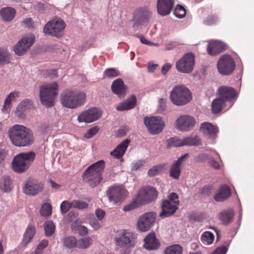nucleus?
<instances>
[{
  "instance_id": "6e6d98bb",
  "label": "nucleus",
  "mask_w": 254,
  "mask_h": 254,
  "mask_svg": "<svg viewBox=\"0 0 254 254\" xmlns=\"http://www.w3.org/2000/svg\"><path fill=\"white\" fill-rule=\"evenodd\" d=\"M99 131V128L97 127H93L89 129L84 135L86 138H91L94 136Z\"/></svg>"
},
{
  "instance_id": "9b49d317",
  "label": "nucleus",
  "mask_w": 254,
  "mask_h": 254,
  "mask_svg": "<svg viewBox=\"0 0 254 254\" xmlns=\"http://www.w3.org/2000/svg\"><path fill=\"white\" fill-rule=\"evenodd\" d=\"M218 96L229 104V108L234 104L238 97L237 90L230 86H221L217 90Z\"/></svg>"
},
{
  "instance_id": "7ed1b4c3",
  "label": "nucleus",
  "mask_w": 254,
  "mask_h": 254,
  "mask_svg": "<svg viewBox=\"0 0 254 254\" xmlns=\"http://www.w3.org/2000/svg\"><path fill=\"white\" fill-rule=\"evenodd\" d=\"M105 168V162L101 160L89 166L85 171L83 179L89 186L95 187L102 180V172Z\"/></svg>"
},
{
  "instance_id": "b1692460",
  "label": "nucleus",
  "mask_w": 254,
  "mask_h": 254,
  "mask_svg": "<svg viewBox=\"0 0 254 254\" xmlns=\"http://www.w3.org/2000/svg\"><path fill=\"white\" fill-rule=\"evenodd\" d=\"M189 156V154L186 153L182 156L176 161L171 167L170 169V176L174 179H178L179 178L181 170V165L183 162Z\"/></svg>"
},
{
  "instance_id": "774afa93",
  "label": "nucleus",
  "mask_w": 254,
  "mask_h": 254,
  "mask_svg": "<svg viewBox=\"0 0 254 254\" xmlns=\"http://www.w3.org/2000/svg\"><path fill=\"white\" fill-rule=\"evenodd\" d=\"M209 163L210 165L212 167L214 168L215 169L218 170V169H220V164L217 161H216L214 159H211L209 161Z\"/></svg>"
},
{
  "instance_id": "0eeeda50",
  "label": "nucleus",
  "mask_w": 254,
  "mask_h": 254,
  "mask_svg": "<svg viewBox=\"0 0 254 254\" xmlns=\"http://www.w3.org/2000/svg\"><path fill=\"white\" fill-rule=\"evenodd\" d=\"M128 194V191L123 185H114L110 187L107 194L110 201L115 203H122L123 202Z\"/></svg>"
},
{
  "instance_id": "4c0bfd02",
  "label": "nucleus",
  "mask_w": 254,
  "mask_h": 254,
  "mask_svg": "<svg viewBox=\"0 0 254 254\" xmlns=\"http://www.w3.org/2000/svg\"><path fill=\"white\" fill-rule=\"evenodd\" d=\"M183 146H197L200 144V140L198 136H188L183 139Z\"/></svg>"
},
{
  "instance_id": "5701e85b",
  "label": "nucleus",
  "mask_w": 254,
  "mask_h": 254,
  "mask_svg": "<svg viewBox=\"0 0 254 254\" xmlns=\"http://www.w3.org/2000/svg\"><path fill=\"white\" fill-rule=\"evenodd\" d=\"M160 246L159 240L156 238L155 233H149L144 240L143 247L147 250H155Z\"/></svg>"
},
{
  "instance_id": "f03ea898",
  "label": "nucleus",
  "mask_w": 254,
  "mask_h": 254,
  "mask_svg": "<svg viewBox=\"0 0 254 254\" xmlns=\"http://www.w3.org/2000/svg\"><path fill=\"white\" fill-rule=\"evenodd\" d=\"M60 101L64 107L69 109H75L85 103L86 94L79 90H68L61 94Z\"/></svg>"
},
{
  "instance_id": "69168bd1",
  "label": "nucleus",
  "mask_w": 254,
  "mask_h": 254,
  "mask_svg": "<svg viewBox=\"0 0 254 254\" xmlns=\"http://www.w3.org/2000/svg\"><path fill=\"white\" fill-rule=\"evenodd\" d=\"M169 200H170L173 203H175L176 204H178L179 201L178 200V196L175 192H172L169 195Z\"/></svg>"
},
{
  "instance_id": "c85d7f7f",
  "label": "nucleus",
  "mask_w": 254,
  "mask_h": 254,
  "mask_svg": "<svg viewBox=\"0 0 254 254\" xmlns=\"http://www.w3.org/2000/svg\"><path fill=\"white\" fill-rule=\"evenodd\" d=\"M129 142L130 140L128 139H126L122 142L113 151L111 152V155L117 159L122 158L125 154Z\"/></svg>"
},
{
  "instance_id": "c03bdc74",
  "label": "nucleus",
  "mask_w": 254,
  "mask_h": 254,
  "mask_svg": "<svg viewBox=\"0 0 254 254\" xmlns=\"http://www.w3.org/2000/svg\"><path fill=\"white\" fill-rule=\"evenodd\" d=\"M52 206L49 203H44L42 205L40 212L42 216L47 217L51 215Z\"/></svg>"
},
{
  "instance_id": "393cba45",
  "label": "nucleus",
  "mask_w": 254,
  "mask_h": 254,
  "mask_svg": "<svg viewBox=\"0 0 254 254\" xmlns=\"http://www.w3.org/2000/svg\"><path fill=\"white\" fill-rule=\"evenodd\" d=\"M226 45L219 41H212L207 46V51L209 55L215 56L222 52L226 49Z\"/></svg>"
},
{
  "instance_id": "a19ab883",
  "label": "nucleus",
  "mask_w": 254,
  "mask_h": 254,
  "mask_svg": "<svg viewBox=\"0 0 254 254\" xmlns=\"http://www.w3.org/2000/svg\"><path fill=\"white\" fill-rule=\"evenodd\" d=\"M140 205H142V204L137 196H136L130 203L124 207L123 209L125 211H130L137 208Z\"/></svg>"
},
{
  "instance_id": "bb28decb",
  "label": "nucleus",
  "mask_w": 254,
  "mask_h": 254,
  "mask_svg": "<svg viewBox=\"0 0 254 254\" xmlns=\"http://www.w3.org/2000/svg\"><path fill=\"white\" fill-rule=\"evenodd\" d=\"M231 195V191L230 188L227 185H222L214 195V199L217 202L223 201L228 198Z\"/></svg>"
},
{
  "instance_id": "864d4df0",
  "label": "nucleus",
  "mask_w": 254,
  "mask_h": 254,
  "mask_svg": "<svg viewBox=\"0 0 254 254\" xmlns=\"http://www.w3.org/2000/svg\"><path fill=\"white\" fill-rule=\"evenodd\" d=\"M119 74V71L113 68H108L104 72V75L108 77H116Z\"/></svg>"
},
{
  "instance_id": "052dcab7",
  "label": "nucleus",
  "mask_w": 254,
  "mask_h": 254,
  "mask_svg": "<svg viewBox=\"0 0 254 254\" xmlns=\"http://www.w3.org/2000/svg\"><path fill=\"white\" fill-rule=\"evenodd\" d=\"M33 21L31 18H26L24 19L22 24L26 27H32L33 26Z\"/></svg>"
},
{
  "instance_id": "2f4dec72",
  "label": "nucleus",
  "mask_w": 254,
  "mask_h": 254,
  "mask_svg": "<svg viewBox=\"0 0 254 254\" xmlns=\"http://www.w3.org/2000/svg\"><path fill=\"white\" fill-rule=\"evenodd\" d=\"M16 11L10 7H4L0 9V14L5 21H10L15 17Z\"/></svg>"
},
{
  "instance_id": "de8ad7c7",
  "label": "nucleus",
  "mask_w": 254,
  "mask_h": 254,
  "mask_svg": "<svg viewBox=\"0 0 254 254\" xmlns=\"http://www.w3.org/2000/svg\"><path fill=\"white\" fill-rule=\"evenodd\" d=\"M45 234L47 236H51L54 233L55 226L52 222H47L45 223Z\"/></svg>"
},
{
  "instance_id": "5fc2aeb1",
  "label": "nucleus",
  "mask_w": 254,
  "mask_h": 254,
  "mask_svg": "<svg viewBox=\"0 0 254 254\" xmlns=\"http://www.w3.org/2000/svg\"><path fill=\"white\" fill-rule=\"evenodd\" d=\"M217 19V17L216 15H210L204 20L203 23L206 25L210 26L215 24Z\"/></svg>"
},
{
  "instance_id": "412c9836",
  "label": "nucleus",
  "mask_w": 254,
  "mask_h": 254,
  "mask_svg": "<svg viewBox=\"0 0 254 254\" xmlns=\"http://www.w3.org/2000/svg\"><path fill=\"white\" fill-rule=\"evenodd\" d=\"M174 5V0H158L157 9L159 14L161 16L169 15Z\"/></svg>"
},
{
  "instance_id": "39448f33",
  "label": "nucleus",
  "mask_w": 254,
  "mask_h": 254,
  "mask_svg": "<svg viewBox=\"0 0 254 254\" xmlns=\"http://www.w3.org/2000/svg\"><path fill=\"white\" fill-rule=\"evenodd\" d=\"M35 158L33 152L21 153L15 156L11 163L12 169L16 173H23L30 167Z\"/></svg>"
},
{
  "instance_id": "e433bc0d",
  "label": "nucleus",
  "mask_w": 254,
  "mask_h": 254,
  "mask_svg": "<svg viewBox=\"0 0 254 254\" xmlns=\"http://www.w3.org/2000/svg\"><path fill=\"white\" fill-rule=\"evenodd\" d=\"M93 242L92 239L90 237H85L77 240V248L80 249L88 248Z\"/></svg>"
},
{
  "instance_id": "8fccbe9b",
  "label": "nucleus",
  "mask_w": 254,
  "mask_h": 254,
  "mask_svg": "<svg viewBox=\"0 0 254 254\" xmlns=\"http://www.w3.org/2000/svg\"><path fill=\"white\" fill-rule=\"evenodd\" d=\"M48 245V241L47 240H43L36 247L34 254H42L44 249Z\"/></svg>"
},
{
  "instance_id": "20e7f679",
  "label": "nucleus",
  "mask_w": 254,
  "mask_h": 254,
  "mask_svg": "<svg viewBox=\"0 0 254 254\" xmlns=\"http://www.w3.org/2000/svg\"><path fill=\"white\" fill-rule=\"evenodd\" d=\"M58 90L59 85L56 82L41 86L39 96L42 104L46 107L53 106Z\"/></svg>"
},
{
  "instance_id": "2eb2a0df",
  "label": "nucleus",
  "mask_w": 254,
  "mask_h": 254,
  "mask_svg": "<svg viewBox=\"0 0 254 254\" xmlns=\"http://www.w3.org/2000/svg\"><path fill=\"white\" fill-rule=\"evenodd\" d=\"M156 218V213L154 212H146L141 215L137 221V227L142 232L148 231L154 224Z\"/></svg>"
},
{
  "instance_id": "a18cd8bd",
  "label": "nucleus",
  "mask_w": 254,
  "mask_h": 254,
  "mask_svg": "<svg viewBox=\"0 0 254 254\" xmlns=\"http://www.w3.org/2000/svg\"><path fill=\"white\" fill-rule=\"evenodd\" d=\"M186 10L184 6L178 4L174 10V14L178 18H183L186 15Z\"/></svg>"
},
{
  "instance_id": "f8f14e48",
  "label": "nucleus",
  "mask_w": 254,
  "mask_h": 254,
  "mask_svg": "<svg viewBox=\"0 0 254 254\" xmlns=\"http://www.w3.org/2000/svg\"><path fill=\"white\" fill-rule=\"evenodd\" d=\"M158 194V192L155 188L147 186L138 190L136 196L143 205L155 200Z\"/></svg>"
},
{
  "instance_id": "49530a36",
  "label": "nucleus",
  "mask_w": 254,
  "mask_h": 254,
  "mask_svg": "<svg viewBox=\"0 0 254 254\" xmlns=\"http://www.w3.org/2000/svg\"><path fill=\"white\" fill-rule=\"evenodd\" d=\"M168 145L169 147L183 146V139H180L177 136L169 138L168 140Z\"/></svg>"
},
{
  "instance_id": "f3484780",
  "label": "nucleus",
  "mask_w": 254,
  "mask_h": 254,
  "mask_svg": "<svg viewBox=\"0 0 254 254\" xmlns=\"http://www.w3.org/2000/svg\"><path fill=\"white\" fill-rule=\"evenodd\" d=\"M102 113L97 108L93 107L81 113L77 118L79 123H90L98 120L101 116Z\"/></svg>"
},
{
  "instance_id": "aec40b11",
  "label": "nucleus",
  "mask_w": 254,
  "mask_h": 254,
  "mask_svg": "<svg viewBox=\"0 0 254 254\" xmlns=\"http://www.w3.org/2000/svg\"><path fill=\"white\" fill-rule=\"evenodd\" d=\"M35 37L30 35L29 37H24L14 48L15 54L21 56L33 45L34 42Z\"/></svg>"
},
{
  "instance_id": "e2e57ef3",
  "label": "nucleus",
  "mask_w": 254,
  "mask_h": 254,
  "mask_svg": "<svg viewBox=\"0 0 254 254\" xmlns=\"http://www.w3.org/2000/svg\"><path fill=\"white\" fill-rule=\"evenodd\" d=\"M77 233L81 236H84L88 234V229L84 226L81 225L78 229Z\"/></svg>"
},
{
  "instance_id": "c9c22d12",
  "label": "nucleus",
  "mask_w": 254,
  "mask_h": 254,
  "mask_svg": "<svg viewBox=\"0 0 254 254\" xmlns=\"http://www.w3.org/2000/svg\"><path fill=\"white\" fill-rule=\"evenodd\" d=\"M35 233V229L32 226H28L24 234L22 243L27 244L33 238Z\"/></svg>"
},
{
  "instance_id": "bf43d9fd",
  "label": "nucleus",
  "mask_w": 254,
  "mask_h": 254,
  "mask_svg": "<svg viewBox=\"0 0 254 254\" xmlns=\"http://www.w3.org/2000/svg\"><path fill=\"white\" fill-rule=\"evenodd\" d=\"M208 157V156L205 153H201L197 155L195 157V161L197 162H203L206 161Z\"/></svg>"
},
{
  "instance_id": "f257e3e1",
  "label": "nucleus",
  "mask_w": 254,
  "mask_h": 254,
  "mask_svg": "<svg viewBox=\"0 0 254 254\" xmlns=\"http://www.w3.org/2000/svg\"><path fill=\"white\" fill-rule=\"evenodd\" d=\"M8 136L12 144L16 146H28L34 141L30 130L22 125H15L10 127Z\"/></svg>"
},
{
  "instance_id": "3c124183",
  "label": "nucleus",
  "mask_w": 254,
  "mask_h": 254,
  "mask_svg": "<svg viewBox=\"0 0 254 254\" xmlns=\"http://www.w3.org/2000/svg\"><path fill=\"white\" fill-rule=\"evenodd\" d=\"M9 62V54L3 49H0V64Z\"/></svg>"
},
{
  "instance_id": "f704fd0d",
  "label": "nucleus",
  "mask_w": 254,
  "mask_h": 254,
  "mask_svg": "<svg viewBox=\"0 0 254 254\" xmlns=\"http://www.w3.org/2000/svg\"><path fill=\"white\" fill-rule=\"evenodd\" d=\"M16 96H17V93L15 92H12L8 95L5 100L4 105L2 109L3 113H7L10 111L11 107V102Z\"/></svg>"
},
{
  "instance_id": "473e14b6",
  "label": "nucleus",
  "mask_w": 254,
  "mask_h": 254,
  "mask_svg": "<svg viewBox=\"0 0 254 254\" xmlns=\"http://www.w3.org/2000/svg\"><path fill=\"white\" fill-rule=\"evenodd\" d=\"M136 103V98L134 95H132L129 100L119 104L116 107L118 111L128 110L134 107Z\"/></svg>"
},
{
  "instance_id": "ea45409f",
  "label": "nucleus",
  "mask_w": 254,
  "mask_h": 254,
  "mask_svg": "<svg viewBox=\"0 0 254 254\" xmlns=\"http://www.w3.org/2000/svg\"><path fill=\"white\" fill-rule=\"evenodd\" d=\"M200 240L204 244L209 245L213 243L214 235L209 231H205L201 235Z\"/></svg>"
},
{
  "instance_id": "338daca9",
  "label": "nucleus",
  "mask_w": 254,
  "mask_h": 254,
  "mask_svg": "<svg viewBox=\"0 0 254 254\" xmlns=\"http://www.w3.org/2000/svg\"><path fill=\"white\" fill-rule=\"evenodd\" d=\"M96 215L99 220H102L105 215V212L101 209H97L95 211Z\"/></svg>"
},
{
  "instance_id": "72a5a7b5",
  "label": "nucleus",
  "mask_w": 254,
  "mask_h": 254,
  "mask_svg": "<svg viewBox=\"0 0 254 254\" xmlns=\"http://www.w3.org/2000/svg\"><path fill=\"white\" fill-rule=\"evenodd\" d=\"M31 105V101L26 99L21 102L18 106L16 110V115L19 118H23L25 114L24 112L28 109Z\"/></svg>"
},
{
  "instance_id": "cd10ccee",
  "label": "nucleus",
  "mask_w": 254,
  "mask_h": 254,
  "mask_svg": "<svg viewBox=\"0 0 254 254\" xmlns=\"http://www.w3.org/2000/svg\"><path fill=\"white\" fill-rule=\"evenodd\" d=\"M111 88L113 92L117 94L119 97H124L126 94V86L123 80L121 78L114 81Z\"/></svg>"
},
{
  "instance_id": "37998d69",
  "label": "nucleus",
  "mask_w": 254,
  "mask_h": 254,
  "mask_svg": "<svg viewBox=\"0 0 254 254\" xmlns=\"http://www.w3.org/2000/svg\"><path fill=\"white\" fill-rule=\"evenodd\" d=\"M183 248L179 245H173L166 248L165 254H182Z\"/></svg>"
},
{
  "instance_id": "4be33fe9",
  "label": "nucleus",
  "mask_w": 254,
  "mask_h": 254,
  "mask_svg": "<svg viewBox=\"0 0 254 254\" xmlns=\"http://www.w3.org/2000/svg\"><path fill=\"white\" fill-rule=\"evenodd\" d=\"M199 129L206 137L215 139L218 132V128L212 124L204 122L200 126Z\"/></svg>"
},
{
  "instance_id": "6ab92c4d",
  "label": "nucleus",
  "mask_w": 254,
  "mask_h": 254,
  "mask_svg": "<svg viewBox=\"0 0 254 254\" xmlns=\"http://www.w3.org/2000/svg\"><path fill=\"white\" fill-rule=\"evenodd\" d=\"M151 16L150 12L145 8L138 9L135 13L133 20L134 27L144 25L148 23Z\"/></svg>"
},
{
  "instance_id": "1a4fd4ad",
  "label": "nucleus",
  "mask_w": 254,
  "mask_h": 254,
  "mask_svg": "<svg viewBox=\"0 0 254 254\" xmlns=\"http://www.w3.org/2000/svg\"><path fill=\"white\" fill-rule=\"evenodd\" d=\"M194 64V54L192 53H188L176 62V67L180 72L190 73L192 71Z\"/></svg>"
},
{
  "instance_id": "13d9d810",
  "label": "nucleus",
  "mask_w": 254,
  "mask_h": 254,
  "mask_svg": "<svg viewBox=\"0 0 254 254\" xmlns=\"http://www.w3.org/2000/svg\"><path fill=\"white\" fill-rule=\"evenodd\" d=\"M144 163L145 162L144 161L141 160L133 163L131 170H137L143 165Z\"/></svg>"
},
{
  "instance_id": "a211bd4d",
  "label": "nucleus",
  "mask_w": 254,
  "mask_h": 254,
  "mask_svg": "<svg viewBox=\"0 0 254 254\" xmlns=\"http://www.w3.org/2000/svg\"><path fill=\"white\" fill-rule=\"evenodd\" d=\"M116 245L122 247H130L133 245V235L131 232L123 230L118 233L115 238Z\"/></svg>"
},
{
  "instance_id": "680f3d73",
  "label": "nucleus",
  "mask_w": 254,
  "mask_h": 254,
  "mask_svg": "<svg viewBox=\"0 0 254 254\" xmlns=\"http://www.w3.org/2000/svg\"><path fill=\"white\" fill-rule=\"evenodd\" d=\"M159 168L157 166H155L150 169L148 171V175L150 177H154L159 174Z\"/></svg>"
},
{
  "instance_id": "58836bf2",
  "label": "nucleus",
  "mask_w": 254,
  "mask_h": 254,
  "mask_svg": "<svg viewBox=\"0 0 254 254\" xmlns=\"http://www.w3.org/2000/svg\"><path fill=\"white\" fill-rule=\"evenodd\" d=\"M0 189L5 192L11 190V181L9 177L2 176L0 177Z\"/></svg>"
},
{
  "instance_id": "423d86ee",
  "label": "nucleus",
  "mask_w": 254,
  "mask_h": 254,
  "mask_svg": "<svg viewBox=\"0 0 254 254\" xmlns=\"http://www.w3.org/2000/svg\"><path fill=\"white\" fill-rule=\"evenodd\" d=\"M191 92L184 85H177L170 93V99L174 104L182 106L189 103L191 99Z\"/></svg>"
},
{
  "instance_id": "c756f323",
  "label": "nucleus",
  "mask_w": 254,
  "mask_h": 254,
  "mask_svg": "<svg viewBox=\"0 0 254 254\" xmlns=\"http://www.w3.org/2000/svg\"><path fill=\"white\" fill-rule=\"evenodd\" d=\"M226 107L229 108V104L219 96L213 100L211 103V111L214 114L219 113Z\"/></svg>"
},
{
  "instance_id": "ddd939ff",
  "label": "nucleus",
  "mask_w": 254,
  "mask_h": 254,
  "mask_svg": "<svg viewBox=\"0 0 254 254\" xmlns=\"http://www.w3.org/2000/svg\"><path fill=\"white\" fill-rule=\"evenodd\" d=\"M44 184L33 179H29L23 185V192L28 195L35 196L41 192Z\"/></svg>"
},
{
  "instance_id": "603ef678",
  "label": "nucleus",
  "mask_w": 254,
  "mask_h": 254,
  "mask_svg": "<svg viewBox=\"0 0 254 254\" xmlns=\"http://www.w3.org/2000/svg\"><path fill=\"white\" fill-rule=\"evenodd\" d=\"M73 207L79 209H83L88 207V204L85 201L78 200H74L72 201Z\"/></svg>"
},
{
  "instance_id": "09e8293b",
  "label": "nucleus",
  "mask_w": 254,
  "mask_h": 254,
  "mask_svg": "<svg viewBox=\"0 0 254 254\" xmlns=\"http://www.w3.org/2000/svg\"><path fill=\"white\" fill-rule=\"evenodd\" d=\"M72 207H73L72 201L69 202L67 200H64L61 204L60 209L61 213L63 214H64Z\"/></svg>"
},
{
  "instance_id": "79ce46f5",
  "label": "nucleus",
  "mask_w": 254,
  "mask_h": 254,
  "mask_svg": "<svg viewBox=\"0 0 254 254\" xmlns=\"http://www.w3.org/2000/svg\"><path fill=\"white\" fill-rule=\"evenodd\" d=\"M64 246L68 249L77 248V240L74 236H68L63 239Z\"/></svg>"
},
{
  "instance_id": "4468645a",
  "label": "nucleus",
  "mask_w": 254,
  "mask_h": 254,
  "mask_svg": "<svg viewBox=\"0 0 254 254\" xmlns=\"http://www.w3.org/2000/svg\"><path fill=\"white\" fill-rule=\"evenodd\" d=\"M144 122L150 132L156 134L161 132L165 126V123L161 117H145Z\"/></svg>"
},
{
  "instance_id": "6e6552de",
  "label": "nucleus",
  "mask_w": 254,
  "mask_h": 254,
  "mask_svg": "<svg viewBox=\"0 0 254 254\" xmlns=\"http://www.w3.org/2000/svg\"><path fill=\"white\" fill-rule=\"evenodd\" d=\"M65 23L61 18L54 19L45 25L43 31L45 34L60 37L63 35Z\"/></svg>"
},
{
  "instance_id": "a878e982",
  "label": "nucleus",
  "mask_w": 254,
  "mask_h": 254,
  "mask_svg": "<svg viewBox=\"0 0 254 254\" xmlns=\"http://www.w3.org/2000/svg\"><path fill=\"white\" fill-rule=\"evenodd\" d=\"M177 204L173 203L170 200H165L162 203V212L160 213L161 217H168L174 214L177 209Z\"/></svg>"
},
{
  "instance_id": "4d7b16f0",
  "label": "nucleus",
  "mask_w": 254,
  "mask_h": 254,
  "mask_svg": "<svg viewBox=\"0 0 254 254\" xmlns=\"http://www.w3.org/2000/svg\"><path fill=\"white\" fill-rule=\"evenodd\" d=\"M227 252V248L225 246L218 247L211 254H225Z\"/></svg>"
},
{
  "instance_id": "7c9ffc66",
  "label": "nucleus",
  "mask_w": 254,
  "mask_h": 254,
  "mask_svg": "<svg viewBox=\"0 0 254 254\" xmlns=\"http://www.w3.org/2000/svg\"><path fill=\"white\" fill-rule=\"evenodd\" d=\"M234 216V211L231 209L224 210L219 214V218L223 224L230 223L233 220Z\"/></svg>"
},
{
  "instance_id": "9d476101",
  "label": "nucleus",
  "mask_w": 254,
  "mask_h": 254,
  "mask_svg": "<svg viewBox=\"0 0 254 254\" xmlns=\"http://www.w3.org/2000/svg\"><path fill=\"white\" fill-rule=\"evenodd\" d=\"M236 67L235 62L229 55H224L219 59L217 63L219 72L224 75L231 74Z\"/></svg>"
},
{
  "instance_id": "0e129e2a",
  "label": "nucleus",
  "mask_w": 254,
  "mask_h": 254,
  "mask_svg": "<svg viewBox=\"0 0 254 254\" xmlns=\"http://www.w3.org/2000/svg\"><path fill=\"white\" fill-rule=\"evenodd\" d=\"M7 154V152L5 150L0 148V165L4 162Z\"/></svg>"
},
{
  "instance_id": "dca6fc26",
  "label": "nucleus",
  "mask_w": 254,
  "mask_h": 254,
  "mask_svg": "<svg viewBox=\"0 0 254 254\" xmlns=\"http://www.w3.org/2000/svg\"><path fill=\"white\" fill-rule=\"evenodd\" d=\"M195 124V119L193 117L187 115L180 116L176 121V128L182 131L190 130Z\"/></svg>"
}]
</instances>
